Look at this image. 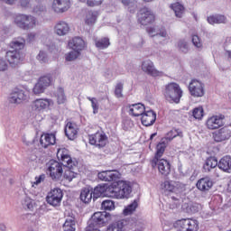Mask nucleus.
<instances>
[{
    "label": "nucleus",
    "mask_w": 231,
    "mask_h": 231,
    "mask_svg": "<svg viewBox=\"0 0 231 231\" xmlns=\"http://www.w3.org/2000/svg\"><path fill=\"white\" fill-rule=\"evenodd\" d=\"M51 106H53V100L50 98H38L32 101L31 107L36 113H44Z\"/></svg>",
    "instance_id": "obj_12"
},
{
    "label": "nucleus",
    "mask_w": 231,
    "mask_h": 231,
    "mask_svg": "<svg viewBox=\"0 0 231 231\" xmlns=\"http://www.w3.org/2000/svg\"><path fill=\"white\" fill-rule=\"evenodd\" d=\"M170 8L173 10L176 17H178L179 19H181V17H183V14H185V6L180 4V2L171 4L170 5Z\"/></svg>",
    "instance_id": "obj_36"
},
{
    "label": "nucleus",
    "mask_w": 231,
    "mask_h": 231,
    "mask_svg": "<svg viewBox=\"0 0 231 231\" xmlns=\"http://www.w3.org/2000/svg\"><path fill=\"white\" fill-rule=\"evenodd\" d=\"M95 44L96 47L98 48V50H106V48H109V46H111V42H109V38L107 37L95 40Z\"/></svg>",
    "instance_id": "obj_40"
},
{
    "label": "nucleus",
    "mask_w": 231,
    "mask_h": 231,
    "mask_svg": "<svg viewBox=\"0 0 231 231\" xmlns=\"http://www.w3.org/2000/svg\"><path fill=\"white\" fill-rule=\"evenodd\" d=\"M213 138L215 142H225L226 140H230L231 138V126H224L218 131L213 133Z\"/></svg>",
    "instance_id": "obj_19"
},
{
    "label": "nucleus",
    "mask_w": 231,
    "mask_h": 231,
    "mask_svg": "<svg viewBox=\"0 0 231 231\" xmlns=\"http://www.w3.org/2000/svg\"><path fill=\"white\" fill-rule=\"evenodd\" d=\"M62 198H64V193L62 189L59 188H54L47 194L46 201L51 207H60L62 203Z\"/></svg>",
    "instance_id": "obj_10"
},
{
    "label": "nucleus",
    "mask_w": 231,
    "mask_h": 231,
    "mask_svg": "<svg viewBox=\"0 0 231 231\" xmlns=\"http://www.w3.org/2000/svg\"><path fill=\"white\" fill-rule=\"evenodd\" d=\"M54 32L60 37L68 35L69 33V24L64 21H59L54 26Z\"/></svg>",
    "instance_id": "obj_29"
},
{
    "label": "nucleus",
    "mask_w": 231,
    "mask_h": 231,
    "mask_svg": "<svg viewBox=\"0 0 231 231\" xmlns=\"http://www.w3.org/2000/svg\"><path fill=\"white\" fill-rule=\"evenodd\" d=\"M77 223L75 222V217H71L70 218H67L63 224V231H75Z\"/></svg>",
    "instance_id": "obj_39"
},
{
    "label": "nucleus",
    "mask_w": 231,
    "mask_h": 231,
    "mask_svg": "<svg viewBox=\"0 0 231 231\" xmlns=\"http://www.w3.org/2000/svg\"><path fill=\"white\" fill-rule=\"evenodd\" d=\"M37 60H39L41 64H46V62H48V54L46 51H40L39 54L37 55Z\"/></svg>",
    "instance_id": "obj_55"
},
{
    "label": "nucleus",
    "mask_w": 231,
    "mask_h": 231,
    "mask_svg": "<svg viewBox=\"0 0 231 231\" xmlns=\"http://www.w3.org/2000/svg\"><path fill=\"white\" fill-rule=\"evenodd\" d=\"M94 199H98L101 196H107L111 198L109 193V186L107 184L98 185L94 189H92Z\"/></svg>",
    "instance_id": "obj_25"
},
{
    "label": "nucleus",
    "mask_w": 231,
    "mask_h": 231,
    "mask_svg": "<svg viewBox=\"0 0 231 231\" xmlns=\"http://www.w3.org/2000/svg\"><path fill=\"white\" fill-rule=\"evenodd\" d=\"M192 115H193L194 118H196L197 120L203 118V107L199 106V107L194 108L192 111Z\"/></svg>",
    "instance_id": "obj_54"
},
{
    "label": "nucleus",
    "mask_w": 231,
    "mask_h": 231,
    "mask_svg": "<svg viewBox=\"0 0 231 231\" xmlns=\"http://www.w3.org/2000/svg\"><path fill=\"white\" fill-rule=\"evenodd\" d=\"M93 199V189L83 188L80 192V200L83 203H89Z\"/></svg>",
    "instance_id": "obj_35"
},
{
    "label": "nucleus",
    "mask_w": 231,
    "mask_h": 231,
    "mask_svg": "<svg viewBox=\"0 0 231 231\" xmlns=\"http://www.w3.org/2000/svg\"><path fill=\"white\" fill-rule=\"evenodd\" d=\"M177 136L183 138V132L180 129H172L165 134V137L162 138V141L165 142V143H169V142H172L173 138H176Z\"/></svg>",
    "instance_id": "obj_34"
},
{
    "label": "nucleus",
    "mask_w": 231,
    "mask_h": 231,
    "mask_svg": "<svg viewBox=\"0 0 231 231\" xmlns=\"http://www.w3.org/2000/svg\"><path fill=\"white\" fill-rule=\"evenodd\" d=\"M208 23L209 24H226L228 23V18L225 16L224 14H213L208 16L207 19Z\"/></svg>",
    "instance_id": "obj_32"
},
{
    "label": "nucleus",
    "mask_w": 231,
    "mask_h": 231,
    "mask_svg": "<svg viewBox=\"0 0 231 231\" xmlns=\"http://www.w3.org/2000/svg\"><path fill=\"white\" fill-rule=\"evenodd\" d=\"M8 68H10V63H8V60L3 57H0V72L5 73V71H8Z\"/></svg>",
    "instance_id": "obj_52"
},
{
    "label": "nucleus",
    "mask_w": 231,
    "mask_h": 231,
    "mask_svg": "<svg viewBox=\"0 0 231 231\" xmlns=\"http://www.w3.org/2000/svg\"><path fill=\"white\" fill-rule=\"evenodd\" d=\"M146 32L151 37H156V29H154V27H148L146 29Z\"/></svg>",
    "instance_id": "obj_58"
},
{
    "label": "nucleus",
    "mask_w": 231,
    "mask_h": 231,
    "mask_svg": "<svg viewBox=\"0 0 231 231\" xmlns=\"http://www.w3.org/2000/svg\"><path fill=\"white\" fill-rule=\"evenodd\" d=\"M101 208L106 211L115 210V201L111 199L104 200L101 204Z\"/></svg>",
    "instance_id": "obj_47"
},
{
    "label": "nucleus",
    "mask_w": 231,
    "mask_h": 231,
    "mask_svg": "<svg viewBox=\"0 0 231 231\" xmlns=\"http://www.w3.org/2000/svg\"><path fill=\"white\" fill-rule=\"evenodd\" d=\"M90 145H96V147H106L107 143V135L104 132H97L94 134L88 136Z\"/></svg>",
    "instance_id": "obj_14"
},
{
    "label": "nucleus",
    "mask_w": 231,
    "mask_h": 231,
    "mask_svg": "<svg viewBox=\"0 0 231 231\" xmlns=\"http://www.w3.org/2000/svg\"><path fill=\"white\" fill-rule=\"evenodd\" d=\"M161 189L164 190V192H174L176 190V187L174 186V182L171 180H165L161 184Z\"/></svg>",
    "instance_id": "obj_43"
},
{
    "label": "nucleus",
    "mask_w": 231,
    "mask_h": 231,
    "mask_svg": "<svg viewBox=\"0 0 231 231\" xmlns=\"http://www.w3.org/2000/svg\"><path fill=\"white\" fill-rule=\"evenodd\" d=\"M29 41H33L35 39V33L32 32L28 34Z\"/></svg>",
    "instance_id": "obj_64"
},
{
    "label": "nucleus",
    "mask_w": 231,
    "mask_h": 231,
    "mask_svg": "<svg viewBox=\"0 0 231 231\" xmlns=\"http://www.w3.org/2000/svg\"><path fill=\"white\" fill-rule=\"evenodd\" d=\"M163 96L169 102L180 104L181 97H183V90H181V88L178 83H168L163 90Z\"/></svg>",
    "instance_id": "obj_4"
},
{
    "label": "nucleus",
    "mask_w": 231,
    "mask_h": 231,
    "mask_svg": "<svg viewBox=\"0 0 231 231\" xmlns=\"http://www.w3.org/2000/svg\"><path fill=\"white\" fill-rule=\"evenodd\" d=\"M136 208H138V202L134 200L123 210L124 216H131L136 211Z\"/></svg>",
    "instance_id": "obj_42"
},
{
    "label": "nucleus",
    "mask_w": 231,
    "mask_h": 231,
    "mask_svg": "<svg viewBox=\"0 0 231 231\" xmlns=\"http://www.w3.org/2000/svg\"><path fill=\"white\" fill-rule=\"evenodd\" d=\"M47 174L51 180L58 181L64 174V165L55 160H51L47 164Z\"/></svg>",
    "instance_id": "obj_6"
},
{
    "label": "nucleus",
    "mask_w": 231,
    "mask_h": 231,
    "mask_svg": "<svg viewBox=\"0 0 231 231\" xmlns=\"http://www.w3.org/2000/svg\"><path fill=\"white\" fill-rule=\"evenodd\" d=\"M218 169L223 171L224 172H227V174L231 173V156L226 155L220 159L218 162Z\"/></svg>",
    "instance_id": "obj_31"
},
{
    "label": "nucleus",
    "mask_w": 231,
    "mask_h": 231,
    "mask_svg": "<svg viewBox=\"0 0 231 231\" xmlns=\"http://www.w3.org/2000/svg\"><path fill=\"white\" fill-rule=\"evenodd\" d=\"M173 226L176 230L180 231H198L199 229L198 220L190 218L177 220Z\"/></svg>",
    "instance_id": "obj_8"
},
{
    "label": "nucleus",
    "mask_w": 231,
    "mask_h": 231,
    "mask_svg": "<svg viewBox=\"0 0 231 231\" xmlns=\"http://www.w3.org/2000/svg\"><path fill=\"white\" fill-rule=\"evenodd\" d=\"M122 91H124V83L119 82L116 84L115 88V95L117 98H122V97H124V94H122Z\"/></svg>",
    "instance_id": "obj_53"
},
{
    "label": "nucleus",
    "mask_w": 231,
    "mask_h": 231,
    "mask_svg": "<svg viewBox=\"0 0 231 231\" xmlns=\"http://www.w3.org/2000/svg\"><path fill=\"white\" fill-rule=\"evenodd\" d=\"M108 192L110 198H114L115 199H124V198H129V195L133 192V188L129 182L119 180L109 186Z\"/></svg>",
    "instance_id": "obj_1"
},
{
    "label": "nucleus",
    "mask_w": 231,
    "mask_h": 231,
    "mask_svg": "<svg viewBox=\"0 0 231 231\" xmlns=\"http://www.w3.org/2000/svg\"><path fill=\"white\" fill-rule=\"evenodd\" d=\"M5 59L10 68H13L14 69H17V68H19V66H21L24 60L23 51L12 50L5 52Z\"/></svg>",
    "instance_id": "obj_7"
},
{
    "label": "nucleus",
    "mask_w": 231,
    "mask_h": 231,
    "mask_svg": "<svg viewBox=\"0 0 231 231\" xmlns=\"http://www.w3.org/2000/svg\"><path fill=\"white\" fill-rule=\"evenodd\" d=\"M51 85V76H43L38 79V82L34 85L32 92L34 95H41L46 88Z\"/></svg>",
    "instance_id": "obj_17"
},
{
    "label": "nucleus",
    "mask_w": 231,
    "mask_h": 231,
    "mask_svg": "<svg viewBox=\"0 0 231 231\" xmlns=\"http://www.w3.org/2000/svg\"><path fill=\"white\" fill-rule=\"evenodd\" d=\"M154 14L149 8L143 7L139 11L138 23L143 26H147V24L154 23Z\"/></svg>",
    "instance_id": "obj_13"
},
{
    "label": "nucleus",
    "mask_w": 231,
    "mask_h": 231,
    "mask_svg": "<svg viewBox=\"0 0 231 231\" xmlns=\"http://www.w3.org/2000/svg\"><path fill=\"white\" fill-rule=\"evenodd\" d=\"M22 205L23 208H28V210H33V208L35 207V201L30 197H25L22 201Z\"/></svg>",
    "instance_id": "obj_44"
},
{
    "label": "nucleus",
    "mask_w": 231,
    "mask_h": 231,
    "mask_svg": "<svg viewBox=\"0 0 231 231\" xmlns=\"http://www.w3.org/2000/svg\"><path fill=\"white\" fill-rule=\"evenodd\" d=\"M141 116V122L145 127L153 125L156 122V113L153 110H146Z\"/></svg>",
    "instance_id": "obj_22"
},
{
    "label": "nucleus",
    "mask_w": 231,
    "mask_h": 231,
    "mask_svg": "<svg viewBox=\"0 0 231 231\" xmlns=\"http://www.w3.org/2000/svg\"><path fill=\"white\" fill-rule=\"evenodd\" d=\"M125 223V220H120L113 223L107 227L106 231H124Z\"/></svg>",
    "instance_id": "obj_41"
},
{
    "label": "nucleus",
    "mask_w": 231,
    "mask_h": 231,
    "mask_svg": "<svg viewBox=\"0 0 231 231\" xmlns=\"http://www.w3.org/2000/svg\"><path fill=\"white\" fill-rule=\"evenodd\" d=\"M211 172H213L211 178H219V170H217V168L211 170Z\"/></svg>",
    "instance_id": "obj_61"
},
{
    "label": "nucleus",
    "mask_w": 231,
    "mask_h": 231,
    "mask_svg": "<svg viewBox=\"0 0 231 231\" xmlns=\"http://www.w3.org/2000/svg\"><path fill=\"white\" fill-rule=\"evenodd\" d=\"M141 69L146 75H150V77H162V71L157 70L154 66V62L151 60H145L142 62Z\"/></svg>",
    "instance_id": "obj_16"
},
{
    "label": "nucleus",
    "mask_w": 231,
    "mask_h": 231,
    "mask_svg": "<svg viewBox=\"0 0 231 231\" xmlns=\"http://www.w3.org/2000/svg\"><path fill=\"white\" fill-rule=\"evenodd\" d=\"M147 109L142 103L133 104L129 106V115L133 116H142Z\"/></svg>",
    "instance_id": "obj_30"
},
{
    "label": "nucleus",
    "mask_w": 231,
    "mask_h": 231,
    "mask_svg": "<svg viewBox=\"0 0 231 231\" xmlns=\"http://www.w3.org/2000/svg\"><path fill=\"white\" fill-rule=\"evenodd\" d=\"M69 48H70V50H74L75 51H79L80 53V51H82V50L86 48V42L82 38L75 37L69 42Z\"/></svg>",
    "instance_id": "obj_28"
},
{
    "label": "nucleus",
    "mask_w": 231,
    "mask_h": 231,
    "mask_svg": "<svg viewBox=\"0 0 231 231\" xmlns=\"http://www.w3.org/2000/svg\"><path fill=\"white\" fill-rule=\"evenodd\" d=\"M14 24L20 30H33L37 26V18L32 14H16L14 16Z\"/></svg>",
    "instance_id": "obj_2"
},
{
    "label": "nucleus",
    "mask_w": 231,
    "mask_h": 231,
    "mask_svg": "<svg viewBox=\"0 0 231 231\" xmlns=\"http://www.w3.org/2000/svg\"><path fill=\"white\" fill-rule=\"evenodd\" d=\"M97 13L95 11H88L85 17V24L88 26H93L97 23Z\"/></svg>",
    "instance_id": "obj_38"
},
{
    "label": "nucleus",
    "mask_w": 231,
    "mask_h": 231,
    "mask_svg": "<svg viewBox=\"0 0 231 231\" xmlns=\"http://www.w3.org/2000/svg\"><path fill=\"white\" fill-rule=\"evenodd\" d=\"M81 3H87L88 6H100L104 0H79Z\"/></svg>",
    "instance_id": "obj_56"
},
{
    "label": "nucleus",
    "mask_w": 231,
    "mask_h": 231,
    "mask_svg": "<svg viewBox=\"0 0 231 231\" xmlns=\"http://www.w3.org/2000/svg\"><path fill=\"white\" fill-rule=\"evenodd\" d=\"M155 37H163L167 38V31L165 29H162L158 33H156Z\"/></svg>",
    "instance_id": "obj_60"
},
{
    "label": "nucleus",
    "mask_w": 231,
    "mask_h": 231,
    "mask_svg": "<svg viewBox=\"0 0 231 231\" xmlns=\"http://www.w3.org/2000/svg\"><path fill=\"white\" fill-rule=\"evenodd\" d=\"M3 1V3H5V5H15V2L17 1V0H2Z\"/></svg>",
    "instance_id": "obj_62"
},
{
    "label": "nucleus",
    "mask_w": 231,
    "mask_h": 231,
    "mask_svg": "<svg viewBox=\"0 0 231 231\" xmlns=\"http://www.w3.org/2000/svg\"><path fill=\"white\" fill-rule=\"evenodd\" d=\"M71 6L69 0H53L52 10L56 14H64L68 12Z\"/></svg>",
    "instance_id": "obj_21"
},
{
    "label": "nucleus",
    "mask_w": 231,
    "mask_h": 231,
    "mask_svg": "<svg viewBox=\"0 0 231 231\" xmlns=\"http://www.w3.org/2000/svg\"><path fill=\"white\" fill-rule=\"evenodd\" d=\"M225 125V116H212L208 118L206 122V126L210 130L214 131L216 129H219V127H223Z\"/></svg>",
    "instance_id": "obj_15"
},
{
    "label": "nucleus",
    "mask_w": 231,
    "mask_h": 231,
    "mask_svg": "<svg viewBox=\"0 0 231 231\" xmlns=\"http://www.w3.org/2000/svg\"><path fill=\"white\" fill-rule=\"evenodd\" d=\"M180 51L182 53H189V42L185 40H180L177 43Z\"/></svg>",
    "instance_id": "obj_49"
},
{
    "label": "nucleus",
    "mask_w": 231,
    "mask_h": 231,
    "mask_svg": "<svg viewBox=\"0 0 231 231\" xmlns=\"http://www.w3.org/2000/svg\"><path fill=\"white\" fill-rule=\"evenodd\" d=\"M88 231H100V229H98V227H91L89 225L87 227Z\"/></svg>",
    "instance_id": "obj_63"
},
{
    "label": "nucleus",
    "mask_w": 231,
    "mask_h": 231,
    "mask_svg": "<svg viewBox=\"0 0 231 231\" xmlns=\"http://www.w3.org/2000/svg\"><path fill=\"white\" fill-rule=\"evenodd\" d=\"M57 157L60 158L63 163H65L64 167H67L69 169L65 171V173H64L65 180H67L68 181H73V179L77 178V173L71 171L75 163L73 162V160H71V157L69 156V154H68V150L66 149L58 150Z\"/></svg>",
    "instance_id": "obj_3"
},
{
    "label": "nucleus",
    "mask_w": 231,
    "mask_h": 231,
    "mask_svg": "<svg viewBox=\"0 0 231 231\" xmlns=\"http://www.w3.org/2000/svg\"><path fill=\"white\" fill-rule=\"evenodd\" d=\"M65 134L69 140H75L79 134V126H77V124L68 122L65 126Z\"/></svg>",
    "instance_id": "obj_24"
},
{
    "label": "nucleus",
    "mask_w": 231,
    "mask_h": 231,
    "mask_svg": "<svg viewBox=\"0 0 231 231\" xmlns=\"http://www.w3.org/2000/svg\"><path fill=\"white\" fill-rule=\"evenodd\" d=\"M110 219L111 214L106 211L96 212L93 214L88 224L90 228H100L102 226H106L107 223H109Z\"/></svg>",
    "instance_id": "obj_5"
},
{
    "label": "nucleus",
    "mask_w": 231,
    "mask_h": 231,
    "mask_svg": "<svg viewBox=\"0 0 231 231\" xmlns=\"http://www.w3.org/2000/svg\"><path fill=\"white\" fill-rule=\"evenodd\" d=\"M45 178H46V175L44 174H42L39 177H35L34 184L39 185V183H41L43 180H45Z\"/></svg>",
    "instance_id": "obj_59"
},
{
    "label": "nucleus",
    "mask_w": 231,
    "mask_h": 231,
    "mask_svg": "<svg viewBox=\"0 0 231 231\" xmlns=\"http://www.w3.org/2000/svg\"><path fill=\"white\" fill-rule=\"evenodd\" d=\"M55 142H57L55 134H43L40 138V143L44 149L50 147V145H55Z\"/></svg>",
    "instance_id": "obj_26"
},
{
    "label": "nucleus",
    "mask_w": 231,
    "mask_h": 231,
    "mask_svg": "<svg viewBox=\"0 0 231 231\" xmlns=\"http://www.w3.org/2000/svg\"><path fill=\"white\" fill-rule=\"evenodd\" d=\"M197 189L201 192H208L212 187H214V182L210 178L204 177L198 180L197 182Z\"/></svg>",
    "instance_id": "obj_23"
},
{
    "label": "nucleus",
    "mask_w": 231,
    "mask_h": 231,
    "mask_svg": "<svg viewBox=\"0 0 231 231\" xmlns=\"http://www.w3.org/2000/svg\"><path fill=\"white\" fill-rule=\"evenodd\" d=\"M57 103L65 104L66 103V95L64 94V88H60L57 92Z\"/></svg>",
    "instance_id": "obj_50"
},
{
    "label": "nucleus",
    "mask_w": 231,
    "mask_h": 231,
    "mask_svg": "<svg viewBox=\"0 0 231 231\" xmlns=\"http://www.w3.org/2000/svg\"><path fill=\"white\" fill-rule=\"evenodd\" d=\"M79 57H80V52L73 50L70 52L65 54V60H67V62H72V60H77Z\"/></svg>",
    "instance_id": "obj_46"
},
{
    "label": "nucleus",
    "mask_w": 231,
    "mask_h": 231,
    "mask_svg": "<svg viewBox=\"0 0 231 231\" xmlns=\"http://www.w3.org/2000/svg\"><path fill=\"white\" fill-rule=\"evenodd\" d=\"M26 44V40L23 37H16L14 38L10 43H9V48L10 50H12L13 51H21V50L24 49V46Z\"/></svg>",
    "instance_id": "obj_27"
},
{
    "label": "nucleus",
    "mask_w": 231,
    "mask_h": 231,
    "mask_svg": "<svg viewBox=\"0 0 231 231\" xmlns=\"http://www.w3.org/2000/svg\"><path fill=\"white\" fill-rule=\"evenodd\" d=\"M191 42L199 51H201L203 50V42H201V38L198 36V34H193L191 37Z\"/></svg>",
    "instance_id": "obj_45"
},
{
    "label": "nucleus",
    "mask_w": 231,
    "mask_h": 231,
    "mask_svg": "<svg viewBox=\"0 0 231 231\" xmlns=\"http://www.w3.org/2000/svg\"><path fill=\"white\" fill-rule=\"evenodd\" d=\"M219 162H217V159L214 157H209L206 160L204 165H203V171L204 172H211V171H214L217 167H218Z\"/></svg>",
    "instance_id": "obj_33"
},
{
    "label": "nucleus",
    "mask_w": 231,
    "mask_h": 231,
    "mask_svg": "<svg viewBox=\"0 0 231 231\" xmlns=\"http://www.w3.org/2000/svg\"><path fill=\"white\" fill-rule=\"evenodd\" d=\"M158 167V171L162 176H168L171 172V163L165 159H152V167Z\"/></svg>",
    "instance_id": "obj_18"
},
{
    "label": "nucleus",
    "mask_w": 231,
    "mask_h": 231,
    "mask_svg": "<svg viewBox=\"0 0 231 231\" xmlns=\"http://www.w3.org/2000/svg\"><path fill=\"white\" fill-rule=\"evenodd\" d=\"M121 3L129 9L130 12H134L136 8V0H121Z\"/></svg>",
    "instance_id": "obj_48"
},
{
    "label": "nucleus",
    "mask_w": 231,
    "mask_h": 231,
    "mask_svg": "<svg viewBox=\"0 0 231 231\" xmlns=\"http://www.w3.org/2000/svg\"><path fill=\"white\" fill-rule=\"evenodd\" d=\"M28 99V91L23 88H15L9 95L8 100L10 104H23L24 100Z\"/></svg>",
    "instance_id": "obj_9"
},
{
    "label": "nucleus",
    "mask_w": 231,
    "mask_h": 231,
    "mask_svg": "<svg viewBox=\"0 0 231 231\" xmlns=\"http://www.w3.org/2000/svg\"><path fill=\"white\" fill-rule=\"evenodd\" d=\"M165 149H167V143L162 140L156 146V152L153 160H161L162 156H163V152H165Z\"/></svg>",
    "instance_id": "obj_37"
},
{
    "label": "nucleus",
    "mask_w": 231,
    "mask_h": 231,
    "mask_svg": "<svg viewBox=\"0 0 231 231\" xmlns=\"http://www.w3.org/2000/svg\"><path fill=\"white\" fill-rule=\"evenodd\" d=\"M87 98L89 100V102H91V107L93 109V114L97 115L98 113V108H99L98 100H97L96 97H88Z\"/></svg>",
    "instance_id": "obj_51"
},
{
    "label": "nucleus",
    "mask_w": 231,
    "mask_h": 231,
    "mask_svg": "<svg viewBox=\"0 0 231 231\" xmlns=\"http://www.w3.org/2000/svg\"><path fill=\"white\" fill-rule=\"evenodd\" d=\"M189 91L194 98L205 97V84L198 79H192L189 85Z\"/></svg>",
    "instance_id": "obj_11"
},
{
    "label": "nucleus",
    "mask_w": 231,
    "mask_h": 231,
    "mask_svg": "<svg viewBox=\"0 0 231 231\" xmlns=\"http://www.w3.org/2000/svg\"><path fill=\"white\" fill-rule=\"evenodd\" d=\"M97 178L101 181H116L120 178V172L116 170H108L97 173Z\"/></svg>",
    "instance_id": "obj_20"
},
{
    "label": "nucleus",
    "mask_w": 231,
    "mask_h": 231,
    "mask_svg": "<svg viewBox=\"0 0 231 231\" xmlns=\"http://www.w3.org/2000/svg\"><path fill=\"white\" fill-rule=\"evenodd\" d=\"M20 6H22V8H30L32 4L30 3V0H20Z\"/></svg>",
    "instance_id": "obj_57"
}]
</instances>
